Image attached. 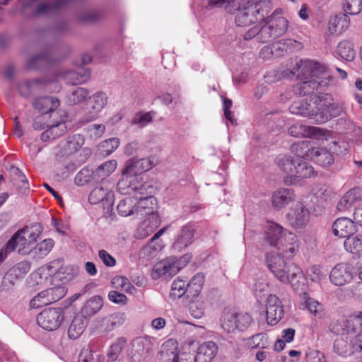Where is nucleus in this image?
I'll return each instance as SVG.
<instances>
[{
    "label": "nucleus",
    "mask_w": 362,
    "mask_h": 362,
    "mask_svg": "<svg viewBox=\"0 0 362 362\" xmlns=\"http://www.w3.org/2000/svg\"><path fill=\"white\" fill-rule=\"evenodd\" d=\"M312 193L318 202H327L334 195L330 187L321 184L315 185L312 189Z\"/></svg>",
    "instance_id": "obj_44"
},
{
    "label": "nucleus",
    "mask_w": 362,
    "mask_h": 362,
    "mask_svg": "<svg viewBox=\"0 0 362 362\" xmlns=\"http://www.w3.org/2000/svg\"><path fill=\"white\" fill-rule=\"evenodd\" d=\"M103 305V299L95 296L86 302L81 310V315L88 317L96 314Z\"/></svg>",
    "instance_id": "obj_40"
},
{
    "label": "nucleus",
    "mask_w": 362,
    "mask_h": 362,
    "mask_svg": "<svg viewBox=\"0 0 362 362\" xmlns=\"http://www.w3.org/2000/svg\"><path fill=\"white\" fill-rule=\"evenodd\" d=\"M295 199V194L293 189L280 188L275 191L272 197V204L274 209L280 210Z\"/></svg>",
    "instance_id": "obj_25"
},
{
    "label": "nucleus",
    "mask_w": 362,
    "mask_h": 362,
    "mask_svg": "<svg viewBox=\"0 0 362 362\" xmlns=\"http://www.w3.org/2000/svg\"><path fill=\"white\" fill-rule=\"evenodd\" d=\"M51 304L49 298L47 297L46 291L40 292L30 302L32 308H39L45 305Z\"/></svg>",
    "instance_id": "obj_62"
},
{
    "label": "nucleus",
    "mask_w": 362,
    "mask_h": 362,
    "mask_svg": "<svg viewBox=\"0 0 362 362\" xmlns=\"http://www.w3.org/2000/svg\"><path fill=\"white\" fill-rule=\"evenodd\" d=\"M117 163L115 160H110L100 165L95 170V176L104 180L111 175L116 169Z\"/></svg>",
    "instance_id": "obj_53"
},
{
    "label": "nucleus",
    "mask_w": 362,
    "mask_h": 362,
    "mask_svg": "<svg viewBox=\"0 0 362 362\" xmlns=\"http://www.w3.org/2000/svg\"><path fill=\"white\" fill-rule=\"evenodd\" d=\"M59 105V100L53 97H40L33 102V106L43 114L53 112Z\"/></svg>",
    "instance_id": "obj_37"
},
{
    "label": "nucleus",
    "mask_w": 362,
    "mask_h": 362,
    "mask_svg": "<svg viewBox=\"0 0 362 362\" xmlns=\"http://www.w3.org/2000/svg\"><path fill=\"white\" fill-rule=\"evenodd\" d=\"M332 100V95L329 93H320L315 96L314 104L316 110H315L313 119L317 123H324L331 118V110L334 108Z\"/></svg>",
    "instance_id": "obj_9"
},
{
    "label": "nucleus",
    "mask_w": 362,
    "mask_h": 362,
    "mask_svg": "<svg viewBox=\"0 0 362 362\" xmlns=\"http://www.w3.org/2000/svg\"><path fill=\"white\" fill-rule=\"evenodd\" d=\"M344 248L347 252L355 254L362 251V235H357L346 237L344 243Z\"/></svg>",
    "instance_id": "obj_48"
},
{
    "label": "nucleus",
    "mask_w": 362,
    "mask_h": 362,
    "mask_svg": "<svg viewBox=\"0 0 362 362\" xmlns=\"http://www.w3.org/2000/svg\"><path fill=\"white\" fill-rule=\"evenodd\" d=\"M362 200V190L354 187L349 190L338 202L337 209L345 211Z\"/></svg>",
    "instance_id": "obj_28"
},
{
    "label": "nucleus",
    "mask_w": 362,
    "mask_h": 362,
    "mask_svg": "<svg viewBox=\"0 0 362 362\" xmlns=\"http://www.w3.org/2000/svg\"><path fill=\"white\" fill-rule=\"evenodd\" d=\"M296 170L293 173V177L296 178V183L298 178H307L314 175L313 168L308 163L298 158Z\"/></svg>",
    "instance_id": "obj_50"
},
{
    "label": "nucleus",
    "mask_w": 362,
    "mask_h": 362,
    "mask_svg": "<svg viewBox=\"0 0 362 362\" xmlns=\"http://www.w3.org/2000/svg\"><path fill=\"white\" fill-rule=\"evenodd\" d=\"M148 188L151 186L144 184L137 177L132 174L122 171V177L117 182V191L122 194H132L137 197V194L144 195L147 194Z\"/></svg>",
    "instance_id": "obj_6"
},
{
    "label": "nucleus",
    "mask_w": 362,
    "mask_h": 362,
    "mask_svg": "<svg viewBox=\"0 0 362 362\" xmlns=\"http://www.w3.org/2000/svg\"><path fill=\"white\" fill-rule=\"evenodd\" d=\"M288 27V22L284 17L270 19L259 29L258 41L262 43L272 42L282 36Z\"/></svg>",
    "instance_id": "obj_4"
},
{
    "label": "nucleus",
    "mask_w": 362,
    "mask_h": 362,
    "mask_svg": "<svg viewBox=\"0 0 362 362\" xmlns=\"http://www.w3.org/2000/svg\"><path fill=\"white\" fill-rule=\"evenodd\" d=\"M313 148L310 146V141L305 140L293 144L291 147V151L298 158H310V153Z\"/></svg>",
    "instance_id": "obj_51"
},
{
    "label": "nucleus",
    "mask_w": 362,
    "mask_h": 362,
    "mask_svg": "<svg viewBox=\"0 0 362 362\" xmlns=\"http://www.w3.org/2000/svg\"><path fill=\"white\" fill-rule=\"evenodd\" d=\"M64 320V312L60 308H47L37 316V324L44 329L53 331L57 329Z\"/></svg>",
    "instance_id": "obj_8"
},
{
    "label": "nucleus",
    "mask_w": 362,
    "mask_h": 362,
    "mask_svg": "<svg viewBox=\"0 0 362 362\" xmlns=\"http://www.w3.org/2000/svg\"><path fill=\"white\" fill-rule=\"evenodd\" d=\"M264 15L261 13L259 4L245 5L239 10L235 16V23L238 26H247L250 24L264 18Z\"/></svg>",
    "instance_id": "obj_14"
},
{
    "label": "nucleus",
    "mask_w": 362,
    "mask_h": 362,
    "mask_svg": "<svg viewBox=\"0 0 362 362\" xmlns=\"http://www.w3.org/2000/svg\"><path fill=\"white\" fill-rule=\"evenodd\" d=\"M349 26V18L346 14H339L330 18L328 23L329 35H339Z\"/></svg>",
    "instance_id": "obj_32"
},
{
    "label": "nucleus",
    "mask_w": 362,
    "mask_h": 362,
    "mask_svg": "<svg viewBox=\"0 0 362 362\" xmlns=\"http://www.w3.org/2000/svg\"><path fill=\"white\" fill-rule=\"evenodd\" d=\"M343 7L350 15L358 14L362 10V0H345Z\"/></svg>",
    "instance_id": "obj_61"
},
{
    "label": "nucleus",
    "mask_w": 362,
    "mask_h": 362,
    "mask_svg": "<svg viewBox=\"0 0 362 362\" xmlns=\"http://www.w3.org/2000/svg\"><path fill=\"white\" fill-rule=\"evenodd\" d=\"M119 145V140L117 138H111L103 141L100 145L102 153L108 156L115 151Z\"/></svg>",
    "instance_id": "obj_59"
},
{
    "label": "nucleus",
    "mask_w": 362,
    "mask_h": 362,
    "mask_svg": "<svg viewBox=\"0 0 362 362\" xmlns=\"http://www.w3.org/2000/svg\"><path fill=\"white\" fill-rule=\"evenodd\" d=\"M88 324V318L76 315L71 321L68 329V336L70 339H78L83 332Z\"/></svg>",
    "instance_id": "obj_35"
},
{
    "label": "nucleus",
    "mask_w": 362,
    "mask_h": 362,
    "mask_svg": "<svg viewBox=\"0 0 362 362\" xmlns=\"http://www.w3.org/2000/svg\"><path fill=\"white\" fill-rule=\"evenodd\" d=\"M308 278L313 282L320 284L326 279L327 273L318 266H312L307 270Z\"/></svg>",
    "instance_id": "obj_57"
},
{
    "label": "nucleus",
    "mask_w": 362,
    "mask_h": 362,
    "mask_svg": "<svg viewBox=\"0 0 362 362\" xmlns=\"http://www.w3.org/2000/svg\"><path fill=\"white\" fill-rule=\"evenodd\" d=\"M182 259L178 260L175 257L162 260L156 264L153 268L152 277L154 279L163 276H172L175 275L183 267Z\"/></svg>",
    "instance_id": "obj_11"
},
{
    "label": "nucleus",
    "mask_w": 362,
    "mask_h": 362,
    "mask_svg": "<svg viewBox=\"0 0 362 362\" xmlns=\"http://www.w3.org/2000/svg\"><path fill=\"white\" fill-rule=\"evenodd\" d=\"M53 247V240L48 238L35 245L32 252L37 255L38 257L42 258L52 250Z\"/></svg>",
    "instance_id": "obj_54"
},
{
    "label": "nucleus",
    "mask_w": 362,
    "mask_h": 362,
    "mask_svg": "<svg viewBox=\"0 0 362 362\" xmlns=\"http://www.w3.org/2000/svg\"><path fill=\"white\" fill-rule=\"evenodd\" d=\"M194 228L191 225H185L176 237L172 248L175 252H180L193 243Z\"/></svg>",
    "instance_id": "obj_23"
},
{
    "label": "nucleus",
    "mask_w": 362,
    "mask_h": 362,
    "mask_svg": "<svg viewBox=\"0 0 362 362\" xmlns=\"http://www.w3.org/2000/svg\"><path fill=\"white\" fill-rule=\"evenodd\" d=\"M42 233V227L39 223L25 226L18 230L6 243V250L13 252L18 248V253L27 255L32 252L37 238Z\"/></svg>",
    "instance_id": "obj_3"
},
{
    "label": "nucleus",
    "mask_w": 362,
    "mask_h": 362,
    "mask_svg": "<svg viewBox=\"0 0 362 362\" xmlns=\"http://www.w3.org/2000/svg\"><path fill=\"white\" fill-rule=\"evenodd\" d=\"M153 348L152 339L146 337H139L132 341V349L129 353L132 362H144L150 354Z\"/></svg>",
    "instance_id": "obj_12"
},
{
    "label": "nucleus",
    "mask_w": 362,
    "mask_h": 362,
    "mask_svg": "<svg viewBox=\"0 0 362 362\" xmlns=\"http://www.w3.org/2000/svg\"><path fill=\"white\" fill-rule=\"evenodd\" d=\"M67 130L65 122L62 120L57 124H53L51 127L43 132L41 134V140L44 142L54 140L66 133Z\"/></svg>",
    "instance_id": "obj_39"
},
{
    "label": "nucleus",
    "mask_w": 362,
    "mask_h": 362,
    "mask_svg": "<svg viewBox=\"0 0 362 362\" xmlns=\"http://www.w3.org/2000/svg\"><path fill=\"white\" fill-rule=\"evenodd\" d=\"M102 9H85L79 11L76 15L78 21L85 23H94L100 21L104 16Z\"/></svg>",
    "instance_id": "obj_41"
},
{
    "label": "nucleus",
    "mask_w": 362,
    "mask_h": 362,
    "mask_svg": "<svg viewBox=\"0 0 362 362\" xmlns=\"http://www.w3.org/2000/svg\"><path fill=\"white\" fill-rule=\"evenodd\" d=\"M113 194L107 187L98 186L95 187L90 193L88 201L91 204L103 203L107 205L112 204Z\"/></svg>",
    "instance_id": "obj_29"
},
{
    "label": "nucleus",
    "mask_w": 362,
    "mask_h": 362,
    "mask_svg": "<svg viewBox=\"0 0 362 362\" xmlns=\"http://www.w3.org/2000/svg\"><path fill=\"white\" fill-rule=\"evenodd\" d=\"M124 343V341L123 340H118L110 346V351L107 354L108 358L107 362L116 361L122 350Z\"/></svg>",
    "instance_id": "obj_64"
},
{
    "label": "nucleus",
    "mask_w": 362,
    "mask_h": 362,
    "mask_svg": "<svg viewBox=\"0 0 362 362\" xmlns=\"http://www.w3.org/2000/svg\"><path fill=\"white\" fill-rule=\"evenodd\" d=\"M117 211L122 216L135 214L134 197H127L121 200L117 206Z\"/></svg>",
    "instance_id": "obj_49"
},
{
    "label": "nucleus",
    "mask_w": 362,
    "mask_h": 362,
    "mask_svg": "<svg viewBox=\"0 0 362 362\" xmlns=\"http://www.w3.org/2000/svg\"><path fill=\"white\" fill-rule=\"evenodd\" d=\"M107 103V97L103 92L96 93L90 97L86 107V121L96 118Z\"/></svg>",
    "instance_id": "obj_19"
},
{
    "label": "nucleus",
    "mask_w": 362,
    "mask_h": 362,
    "mask_svg": "<svg viewBox=\"0 0 362 362\" xmlns=\"http://www.w3.org/2000/svg\"><path fill=\"white\" fill-rule=\"evenodd\" d=\"M89 92L87 89L77 87L73 89L66 97L67 103L74 105L83 102L88 96Z\"/></svg>",
    "instance_id": "obj_47"
},
{
    "label": "nucleus",
    "mask_w": 362,
    "mask_h": 362,
    "mask_svg": "<svg viewBox=\"0 0 362 362\" xmlns=\"http://www.w3.org/2000/svg\"><path fill=\"white\" fill-rule=\"evenodd\" d=\"M160 223V218L158 214H153V216H148L139 225L137 235L140 238H144L151 234Z\"/></svg>",
    "instance_id": "obj_31"
},
{
    "label": "nucleus",
    "mask_w": 362,
    "mask_h": 362,
    "mask_svg": "<svg viewBox=\"0 0 362 362\" xmlns=\"http://www.w3.org/2000/svg\"><path fill=\"white\" fill-rule=\"evenodd\" d=\"M249 4V0H208L206 8L208 9L219 8L229 13H234Z\"/></svg>",
    "instance_id": "obj_22"
},
{
    "label": "nucleus",
    "mask_w": 362,
    "mask_h": 362,
    "mask_svg": "<svg viewBox=\"0 0 362 362\" xmlns=\"http://www.w3.org/2000/svg\"><path fill=\"white\" fill-rule=\"evenodd\" d=\"M268 268L274 276L284 284H291L293 290L301 297V300L308 310L320 316L322 305L314 298L307 296L306 279L300 268L294 264H287L283 257L276 253H269L266 256Z\"/></svg>",
    "instance_id": "obj_1"
},
{
    "label": "nucleus",
    "mask_w": 362,
    "mask_h": 362,
    "mask_svg": "<svg viewBox=\"0 0 362 362\" xmlns=\"http://www.w3.org/2000/svg\"><path fill=\"white\" fill-rule=\"evenodd\" d=\"M310 211L301 202H298L286 214L289 225L295 229L305 228L310 221Z\"/></svg>",
    "instance_id": "obj_13"
},
{
    "label": "nucleus",
    "mask_w": 362,
    "mask_h": 362,
    "mask_svg": "<svg viewBox=\"0 0 362 362\" xmlns=\"http://www.w3.org/2000/svg\"><path fill=\"white\" fill-rule=\"evenodd\" d=\"M84 137L81 134H74L68 136L62 143L61 153L69 155L78 151L84 144Z\"/></svg>",
    "instance_id": "obj_33"
},
{
    "label": "nucleus",
    "mask_w": 362,
    "mask_h": 362,
    "mask_svg": "<svg viewBox=\"0 0 362 362\" xmlns=\"http://www.w3.org/2000/svg\"><path fill=\"white\" fill-rule=\"evenodd\" d=\"M289 111L293 115L309 117L312 119L315 117V110L310 109V105L305 100L294 101L290 105Z\"/></svg>",
    "instance_id": "obj_42"
},
{
    "label": "nucleus",
    "mask_w": 362,
    "mask_h": 362,
    "mask_svg": "<svg viewBox=\"0 0 362 362\" xmlns=\"http://www.w3.org/2000/svg\"><path fill=\"white\" fill-rule=\"evenodd\" d=\"M337 52L342 59L348 62H352L356 57L353 44L347 40L341 41L338 44Z\"/></svg>",
    "instance_id": "obj_45"
},
{
    "label": "nucleus",
    "mask_w": 362,
    "mask_h": 362,
    "mask_svg": "<svg viewBox=\"0 0 362 362\" xmlns=\"http://www.w3.org/2000/svg\"><path fill=\"white\" fill-rule=\"evenodd\" d=\"M158 164V160L154 157L141 159L132 158L126 162L124 172L132 174L135 176L151 170Z\"/></svg>",
    "instance_id": "obj_17"
},
{
    "label": "nucleus",
    "mask_w": 362,
    "mask_h": 362,
    "mask_svg": "<svg viewBox=\"0 0 362 362\" xmlns=\"http://www.w3.org/2000/svg\"><path fill=\"white\" fill-rule=\"evenodd\" d=\"M300 242L298 237L293 233L288 232L284 234V238L279 249L285 257L291 259L298 252Z\"/></svg>",
    "instance_id": "obj_26"
},
{
    "label": "nucleus",
    "mask_w": 362,
    "mask_h": 362,
    "mask_svg": "<svg viewBox=\"0 0 362 362\" xmlns=\"http://www.w3.org/2000/svg\"><path fill=\"white\" fill-rule=\"evenodd\" d=\"M298 159L294 160L291 156H279L276 159L279 168L288 175L284 177V183L287 185L296 184L293 173L296 170Z\"/></svg>",
    "instance_id": "obj_20"
},
{
    "label": "nucleus",
    "mask_w": 362,
    "mask_h": 362,
    "mask_svg": "<svg viewBox=\"0 0 362 362\" xmlns=\"http://www.w3.org/2000/svg\"><path fill=\"white\" fill-rule=\"evenodd\" d=\"M288 134L295 137H314L320 139L325 135L323 129L296 123L288 129Z\"/></svg>",
    "instance_id": "obj_21"
},
{
    "label": "nucleus",
    "mask_w": 362,
    "mask_h": 362,
    "mask_svg": "<svg viewBox=\"0 0 362 362\" xmlns=\"http://www.w3.org/2000/svg\"><path fill=\"white\" fill-rule=\"evenodd\" d=\"M252 321L251 316L247 313L225 311L221 317V326L228 333L243 332L250 327Z\"/></svg>",
    "instance_id": "obj_5"
},
{
    "label": "nucleus",
    "mask_w": 362,
    "mask_h": 362,
    "mask_svg": "<svg viewBox=\"0 0 362 362\" xmlns=\"http://www.w3.org/2000/svg\"><path fill=\"white\" fill-rule=\"evenodd\" d=\"M147 194L144 195L137 194V197H134L135 199V214L138 216H153V214H158L157 209V204L156 198L153 196L148 195Z\"/></svg>",
    "instance_id": "obj_16"
},
{
    "label": "nucleus",
    "mask_w": 362,
    "mask_h": 362,
    "mask_svg": "<svg viewBox=\"0 0 362 362\" xmlns=\"http://www.w3.org/2000/svg\"><path fill=\"white\" fill-rule=\"evenodd\" d=\"M218 347L212 341L201 344L197 351L196 356L198 362H211L218 354Z\"/></svg>",
    "instance_id": "obj_27"
},
{
    "label": "nucleus",
    "mask_w": 362,
    "mask_h": 362,
    "mask_svg": "<svg viewBox=\"0 0 362 362\" xmlns=\"http://www.w3.org/2000/svg\"><path fill=\"white\" fill-rule=\"evenodd\" d=\"M187 279L177 277L172 284L170 296L180 298L185 293L187 294Z\"/></svg>",
    "instance_id": "obj_52"
},
{
    "label": "nucleus",
    "mask_w": 362,
    "mask_h": 362,
    "mask_svg": "<svg viewBox=\"0 0 362 362\" xmlns=\"http://www.w3.org/2000/svg\"><path fill=\"white\" fill-rule=\"evenodd\" d=\"M78 362H100V355L89 347L83 348L80 352Z\"/></svg>",
    "instance_id": "obj_60"
},
{
    "label": "nucleus",
    "mask_w": 362,
    "mask_h": 362,
    "mask_svg": "<svg viewBox=\"0 0 362 362\" xmlns=\"http://www.w3.org/2000/svg\"><path fill=\"white\" fill-rule=\"evenodd\" d=\"M358 331V329L356 326L355 322H354V320L351 318V315H349L341 325V334L351 338H353L355 335H356V332Z\"/></svg>",
    "instance_id": "obj_58"
},
{
    "label": "nucleus",
    "mask_w": 362,
    "mask_h": 362,
    "mask_svg": "<svg viewBox=\"0 0 362 362\" xmlns=\"http://www.w3.org/2000/svg\"><path fill=\"white\" fill-rule=\"evenodd\" d=\"M332 231L336 236L346 238L356 233V226L354 221L349 218L342 217L337 218L333 223Z\"/></svg>",
    "instance_id": "obj_24"
},
{
    "label": "nucleus",
    "mask_w": 362,
    "mask_h": 362,
    "mask_svg": "<svg viewBox=\"0 0 362 362\" xmlns=\"http://www.w3.org/2000/svg\"><path fill=\"white\" fill-rule=\"evenodd\" d=\"M284 315L281 301L276 295H269L267 300L266 318L271 325H276Z\"/></svg>",
    "instance_id": "obj_18"
},
{
    "label": "nucleus",
    "mask_w": 362,
    "mask_h": 362,
    "mask_svg": "<svg viewBox=\"0 0 362 362\" xmlns=\"http://www.w3.org/2000/svg\"><path fill=\"white\" fill-rule=\"evenodd\" d=\"M356 274L351 264L341 263L337 264L329 274L330 281L336 286H343L349 283Z\"/></svg>",
    "instance_id": "obj_15"
},
{
    "label": "nucleus",
    "mask_w": 362,
    "mask_h": 362,
    "mask_svg": "<svg viewBox=\"0 0 362 362\" xmlns=\"http://www.w3.org/2000/svg\"><path fill=\"white\" fill-rule=\"evenodd\" d=\"M248 345L251 349H267L270 343L265 334H257L249 339Z\"/></svg>",
    "instance_id": "obj_55"
},
{
    "label": "nucleus",
    "mask_w": 362,
    "mask_h": 362,
    "mask_svg": "<svg viewBox=\"0 0 362 362\" xmlns=\"http://www.w3.org/2000/svg\"><path fill=\"white\" fill-rule=\"evenodd\" d=\"M71 0H24L23 9L30 8L34 16H43L66 6Z\"/></svg>",
    "instance_id": "obj_7"
},
{
    "label": "nucleus",
    "mask_w": 362,
    "mask_h": 362,
    "mask_svg": "<svg viewBox=\"0 0 362 362\" xmlns=\"http://www.w3.org/2000/svg\"><path fill=\"white\" fill-rule=\"evenodd\" d=\"M92 175V170L87 168H83L75 176L74 182L78 186H83L90 180Z\"/></svg>",
    "instance_id": "obj_63"
},
{
    "label": "nucleus",
    "mask_w": 362,
    "mask_h": 362,
    "mask_svg": "<svg viewBox=\"0 0 362 362\" xmlns=\"http://www.w3.org/2000/svg\"><path fill=\"white\" fill-rule=\"evenodd\" d=\"M177 342L173 339L165 341L159 351L160 359L163 361L177 362Z\"/></svg>",
    "instance_id": "obj_30"
},
{
    "label": "nucleus",
    "mask_w": 362,
    "mask_h": 362,
    "mask_svg": "<svg viewBox=\"0 0 362 362\" xmlns=\"http://www.w3.org/2000/svg\"><path fill=\"white\" fill-rule=\"evenodd\" d=\"M297 78L300 82L294 86L293 91L300 96L321 93L329 86L331 76L325 65L306 59L300 60L296 65Z\"/></svg>",
    "instance_id": "obj_2"
},
{
    "label": "nucleus",
    "mask_w": 362,
    "mask_h": 362,
    "mask_svg": "<svg viewBox=\"0 0 362 362\" xmlns=\"http://www.w3.org/2000/svg\"><path fill=\"white\" fill-rule=\"evenodd\" d=\"M351 338L340 333L334 343V351L338 355L346 356L354 354V349L351 347Z\"/></svg>",
    "instance_id": "obj_38"
},
{
    "label": "nucleus",
    "mask_w": 362,
    "mask_h": 362,
    "mask_svg": "<svg viewBox=\"0 0 362 362\" xmlns=\"http://www.w3.org/2000/svg\"><path fill=\"white\" fill-rule=\"evenodd\" d=\"M90 77V71L88 70H81L80 71H66L64 78L68 83L77 84L86 82Z\"/></svg>",
    "instance_id": "obj_46"
},
{
    "label": "nucleus",
    "mask_w": 362,
    "mask_h": 362,
    "mask_svg": "<svg viewBox=\"0 0 362 362\" xmlns=\"http://www.w3.org/2000/svg\"><path fill=\"white\" fill-rule=\"evenodd\" d=\"M204 284V275L202 273L196 274L191 280L187 283V296L197 297L200 293Z\"/></svg>",
    "instance_id": "obj_43"
},
{
    "label": "nucleus",
    "mask_w": 362,
    "mask_h": 362,
    "mask_svg": "<svg viewBox=\"0 0 362 362\" xmlns=\"http://www.w3.org/2000/svg\"><path fill=\"white\" fill-rule=\"evenodd\" d=\"M190 315L197 319H200L205 313V305L203 300L200 298L192 300L189 304Z\"/></svg>",
    "instance_id": "obj_56"
},
{
    "label": "nucleus",
    "mask_w": 362,
    "mask_h": 362,
    "mask_svg": "<svg viewBox=\"0 0 362 362\" xmlns=\"http://www.w3.org/2000/svg\"><path fill=\"white\" fill-rule=\"evenodd\" d=\"M310 153V159L314 160L319 165L326 167L334 162L333 156L325 148L313 147Z\"/></svg>",
    "instance_id": "obj_36"
},
{
    "label": "nucleus",
    "mask_w": 362,
    "mask_h": 362,
    "mask_svg": "<svg viewBox=\"0 0 362 362\" xmlns=\"http://www.w3.org/2000/svg\"><path fill=\"white\" fill-rule=\"evenodd\" d=\"M182 259L178 260L175 257L162 260L156 264L153 268L152 277L154 279L163 276H172L175 275L183 267Z\"/></svg>",
    "instance_id": "obj_10"
},
{
    "label": "nucleus",
    "mask_w": 362,
    "mask_h": 362,
    "mask_svg": "<svg viewBox=\"0 0 362 362\" xmlns=\"http://www.w3.org/2000/svg\"><path fill=\"white\" fill-rule=\"evenodd\" d=\"M286 233L280 225L269 222L266 227V240L272 246H276L281 238Z\"/></svg>",
    "instance_id": "obj_34"
}]
</instances>
